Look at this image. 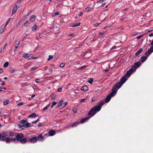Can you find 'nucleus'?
<instances>
[{"instance_id":"f257e3e1","label":"nucleus","mask_w":153,"mask_h":153,"mask_svg":"<svg viewBox=\"0 0 153 153\" xmlns=\"http://www.w3.org/2000/svg\"><path fill=\"white\" fill-rule=\"evenodd\" d=\"M126 79L125 76H124L121 80L120 81L115 84L113 86L112 89V92L109 94L105 99V102H108L110 100L111 97L115 95L117 91L126 81Z\"/></svg>"},{"instance_id":"f03ea898","label":"nucleus","mask_w":153,"mask_h":153,"mask_svg":"<svg viewBox=\"0 0 153 153\" xmlns=\"http://www.w3.org/2000/svg\"><path fill=\"white\" fill-rule=\"evenodd\" d=\"M105 103V102L104 100H101L99 101V103L97 105L94 106L90 110L88 113V115L91 117L93 116L97 112L100 111L101 108V107Z\"/></svg>"},{"instance_id":"7ed1b4c3","label":"nucleus","mask_w":153,"mask_h":153,"mask_svg":"<svg viewBox=\"0 0 153 153\" xmlns=\"http://www.w3.org/2000/svg\"><path fill=\"white\" fill-rule=\"evenodd\" d=\"M24 137V135L22 133H19L15 137H11L10 138L8 137H6L5 141L6 143H10L11 141L17 143L19 141V139Z\"/></svg>"},{"instance_id":"20e7f679","label":"nucleus","mask_w":153,"mask_h":153,"mask_svg":"<svg viewBox=\"0 0 153 153\" xmlns=\"http://www.w3.org/2000/svg\"><path fill=\"white\" fill-rule=\"evenodd\" d=\"M17 133H14L13 132H5L2 133L1 134H0V140L3 141H5L6 139V137L9 135L10 137H16L17 135Z\"/></svg>"},{"instance_id":"39448f33","label":"nucleus","mask_w":153,"mask_h":153,"mask_svg":"<svg viewBox=\"0 0 153 153\" xmlns=\"http://www.w3.org/2000/svg\"><path fill=\"white\" fill-rule=\"evenodd\" d=\"M135 71L136 68L135 67H132L127 72L126 75L123 76L121 79L124 76H125L126 77V79H127L126 76H127L128 77H129L132 72L134 71ZM121 79H120V81H121Z\"/></svg>"},{"instance_id":"423d86ee","label":"nucleus","mask_w":153,"mask_h":153,"mask_svg":"<svg viewBox=\"0 0 153 153\" xmlns=\"http://www.w3.org/2000/svg\"><path fill=\"white\" fill-rule=\"evenodd\" d=\"M30 143H35L37 141V137L35 136L33 137L29 140Z\"/></svg>"},{"instance_id":"0eeeda50","label":"nucleus","mask_w":153,"mask_h":153,"mask_svg":"<svg viewBox=\"0 0 153 153\" xmlns=\"http://www.w3.org/2000/svg\"><path fill=\"white\" fill-rule=\"evenodd\" d=\"M19 6L17 5V4H15L12 10V15H13L17 11L18 8L19 7Z\"/></svg>"},{"instance_id":"6e6552de","label":"nucleus","mask_w":153,"mask_h":153,"mask_svg":"<svg viewBox=\"0 0 153 153\" xmlns=\"http://www.w3.org/2000/svg\"><path fill=\"white\" fill-rule=\"evenodd\" d=\"M19 141L21 143L24 144L25 143L27 142V140L26 138L23 137L21 139H19Z\"/></svg>"},{"instance_id":"1a4fd4ad","label":"nucleus","mask_w":153,"mask_h":153,"mask_svg":"<svg viewBox=\"0 0 153 153\" xmlns=\"http://www.w3.org/2000/svg\"><path fill=\"white\" fill-rule=\"evenodd\" d=\"M31 125L30 123H26L25 124H23L22 126L21 125V127H23L24 128H27L30 127ZM20 128L21 127V126H19Z\"/></svg>"},{"instance_id":"9d476101","label":"nucleus","mask_w":153,"mask_h":153,"mask_svg":"<svg viewBox=\"0 0 153 153\" xmlns=\"http://www.w3.org/2000/svg\"><path fill=\"white\" fill-rule=\"evenodd\" d=\"M36 16L34 15H31L30 18V22H33L36 19Z\"/></svg>"},{"instance_id":"9b49d317","label":"nucleus","mask_w":153,"mask_h":153,"mask_svg":"<svg viewBox=\"0 0 153 153\" xmlns=\"http://www.w3.org/2000/svg\"><path fill=\"white\" fill-rule=\"evenodd\" d=\"M147 57L146 56H143L140 58V61L141 62H144L147 59Z\"/></svg>"},{"instance_id":"f8f14e48","label":"nucleus","mask_w":153,"mask_h":153,"mask_svg":"<svg viewBox=\"0 0 153 153\" xmlns=\"http://www.w3.org/2000/svg\"><path fill=\"white\" fill-rule=\"evenodd\" d=\"M56 132L53 130H51L48 132L49 135L50 136H53L54 135Z\"/></svg>"},{"instance_id":"ddd939ff","label":"nucleus","mask_w":153,"mask_h":153,"mask_svg":"<svg viewBox=\"0 0 153 153\" xmlns=\"http://www.w3.org/2000/svg\"><path fill=\"white\" fill-rule=\"evenodd\" d=\"M88 89V87L86 85H84L82 86L81 88V90L82 91H87Z\"/></svg>"},{"instance_id":"4468645a","label":"nucleus","mask_w":153,"mask_h":153,"mask_svg":"<svg viewBox=\"0 0 153 153\" xmlns=\"http://www.w3.org/2000/svg\"><path fill=\"white\" fill-rule=\"evenodd\" d=\"M37 140L39 141L43 140H44V137H42V134H39Z\"/></svg>"},{"instance_id":"2eb2a0df","label":"nucleus","mask_w":153,"mask_h":153,"mask_svg":"<svg viewBox=\"0 0 153 153\" xmlns=\"http://www.w3.org/2000/svg\"><path fill=\"white\" fill-rule=\"evenodd\" d=\"M140 64V62H137L134 63V65L132 67H134L135 68L136 70L137 68L138 67Z\"/></svg>"},{"instance_id":"dca6fc26","label":"nucleus","mask_w":153,"mask_h":153,"mask_svg":"<svg viewBox=\"0 0 153 153\" xmlns=\"http://www.w3.org/2000/svg\"><path fill=\"white\" fill-rule=\"evenodd\" d=\"M63 101L61 100L58 103V105L57 107V108H59L61 106L62 107Z\"/></svg>"},{"instance_id":"f3484780","label":"nucleus","mask_w":153,"mask_h":153,"mask_svg":"<svg viewBox=\"0 0 153 153\" xmlns=\"http://www.w3.org/2000/svg\"><path fill=\"white\" fill-rule=\"evenodd\" d=\"M10 18H9V19L7 21V22H6V24L5 25H3L1 26V28H3V27H4V28H5L6 27L7 25L8 24L9 22H10Z\"/></svg>"},{"instance_id":"a211bd4d","label":"nucleus","mask_w":153,"mask_h":153,"mask_svg":"<svg viewBox=\"0 0 153 153\" xmlns=\"http://www.w3.org/2000/svg\"><path fill=\"white\" fill-rule=\"evenodd\" d=\"M79 123V121H78V122H76L74 123L73 124L71 125L68 126V127H69V126H71L73 127H75Z\"/></svg>"},{"instance_id":"6ab92c4d","label":"nucleus","mask_w":153,"mask_h":153,"mask_svg":"<svg viewBox=\"0 0 153 153\" xmlns=\"http://www.w3.org/2000/svg\"><path fill=\"white\" fill-rule=\"evenodd\" d=\"M38 116H37L35 113H33L32 114L28 116V117H30L31 118H34Z\"/></svg>"},{"instance_id":"aec40b11","label":"nucleus","mask_w":153,"mask_h":153,"mask_svg":"<svg viewBox=\"0 0 153 153\" xmlns=\"http://www.w3.org/2000/svg\"><path fill=\"white\" fill-rule=\"evenodd\" d=\"M152 53L150 51L149 49L147 51L145 52V54L146 55V56L147 57L148 56Z\"/></svg>"},{"instance_id":"412c9836","label":"nucleus","mask_w":153,"mask_h":153,"mask_svg":"<svg viewBox=\"0 0 153 153\" xmlns=\"http://www.w3.org/2000/svg\"><path fill=\"white\" fill-rule=\"evenodd\" d=\"M143 49L142 48H140L136 53L135 55L136 56H137L139 55L143 51Z\"/></svg>"},{"instance_id":"4be33fe9","label":"nucleus","mask_w":153,"mask_h":153,"mask_svg":"<svg viewBox=\"0 0 153 153\" xmlns=\"http://www.w3.org/2000/svg\"><path fill=\"white\" fill-rule=\"evenodd\" d=\"M37 26L36 24H35L34 26H33L32 28V31H35L37 29Z\"/></svg>"},{"instance_id":"5701e85b","label":"nucleus","mask_w":153,"mask_h":153,"mask_svg":"<svg viewBox=\"0 0 153 153\" xmlns=\"http://www.w3.org/2000/svg\"><path fill=\"white\" fill-rule=\"evenodd\" d=\"M89 119V118L87 117L83 118L81 120L80 122H79V123H83V122L85 121L88 119Z\"/></svg>"},{"instance_id":"b1692460","label":"nucleus","mask_w":153,"mask_h":153,"mask_svg":"<svg viewBox=\"0 0 153 153\" xmlns=\"http://www.w3.org/2000/svg\"><path fill=\"white\" fill-rule=\"evenodd\" d=\"M80 22H78L75 24H73L72 26V27H75L77 26L80 25Z\"/></svg>"},{"instance_id":"393cba45","label":"nucleus","mask_w":153,"mask_h":153,"mask_svg":"<svg viewBox=\"0 0 153 153\" xmlns=\"http://www.w3.org/2000/svg\"><path fill=\"white\" fill-rule=\"evenodd\" d=\"M5 29V28H4V27H3V28H1V26L0 28V34L4 32Z\"/></svg>"},{"instance_id":"a878e982","label":"nucleus","mask_w":153,"mask_h":153,"mask_svg":"<svg viewBox=\"0 0 153 153\" xmlns=\"http://www.w3.org/2000/svg\"><path fill=\"white\" fill-rule=\"evenodd\" d=\"M27 122V119H23L20 121V123L22 124H25Z\"/></svg>"},{"instance_id":"bb28decb","label":"nucleus","mask_w":153,"mask_h":153,"mask_svg":"<svg viewBox=\"0 0 153 153\" xmlns=\"http://www.w3.org/2000/svg\"><path fill=\"white\" fill-rule=\"evenodd\" d=\"M22 1V0H18V1L15 3V4L19 6H20V3Z\"/></svg>"},{"instance_id":"cd10ccee","label":"nucleus","mask_w":153,"mask_h":153,"mask_svg":"<svg viewBox=\"0 0 153 153\" xmlns=\"http://www.w3.org/2000/svg\"><path fill=\"white\" fill-rule=\"evenodd\" d=\"M9 64V63L8 62H6L3 65V67L4 68H6L8 66Z\"/></svg>"},{"instance_id":"c85d7f7f","label":"nucleus","mask_w":153,"mask_h":153,"mask_svg":"<svg viewBox=\"0 0 153 153\" xmlns=\"http://www.w3.org/2000/svg\"><path fill=\"white\" fill-rule=\"evenodd\" d=\"M93 80L94 79L93 78H90L88 81V82L90 84H92Z\"/></svg>"},{"instance_id":"c756f323","label":"nucleus","mask_w":153,"mask_h":153,"mask_svg":"<svg viewBox=\"0 0 153 153\" xmlns=\"http://www.w3.org/2000/svg\"><path fill=\"white\" fill-rule=\"evenodd\" d=\"M50 105V103L46 107H45L43 109V111H45L48 108Z\"/></svg>"},{"instance_id":"7c9ffc66","label":"nucleus","mask_w":153,"mask_h":153,"mask_svg":"<svg viewBox=\"0 0 153 153\" xmlns=\"http://www.w3.org/2000/svg\"><path fill=\"white\" fill-rule=\"evenodd\" d=\"M9 100H7L4 102L3 104L4 105H6L9 103Z\"/></svg>"},{"instance_id":"2f4dec72","label":"nucleus","mask_w":153,"mask_h":153,"mask_svg":"<svg viewBox=\"0 0 153 153\" xmlns=\"http://www.w3.org/2000/svg\"><path fill=\"white\" fill-rule=\"evenodd\" d=\"M22 56L24 58H27V59L28 54L27 53H23L22 55Z\"/></svg>"},{"instance_id":"473e14b6","label":"nucleus","mask_w":153,"mask_h":153,"mask_svg":"<svg viewBox=\"0 0 153 153\" xmlns=\"http://www.w3.org/2000/svg\"><path fill=\"white\" fill-rule=\"evenodd\" d=\"M91 7H87L85 9L86 11L88 12L90 10H91Z\"/></svg>"},{"instance_id":"72a5a7b5","label":"nucleus","mask_w":153,"mask_h":153,"mask_svg":"<svg viewBox=\"0 0 153 153\" xmlns=\"http://www.w3.org/2000/svg\"><path fill=\"white\" fill-rule=\"evenodd\" d=\"M53 58V56L52 55H49L48 58V60L49 61L51 59H52Z\"/></svg>"},{"instance_id":"f704fd0d","label":"nucleus","mask_w":153,"mask_h":153,"mask_svg":"<svg viewBox=\"0 0 153 153\" xmlns=\"http://www.w3.org/2000/svg\"><path fill=\"white\" fill-rule=\"evenodd\" d=\"M148 49L152 53L153 52V46L151 47L150 48Z\"/></svg>"},{"instance_id":"c9c22d12","label":"nucleus","mask_w":153,"mask_h":153,"mask_svg":"<svg viewBox=\"0 0 153 153\" xmlns=\"http://www.w3.org/2000/svg\"><path fill=\"white\" fill-rule=\"evenodd\" d=\"M59 14V13L58 12H56L55 14H53L52 16L53 17H55L56 16L58 15Z\"/></svg>"},{"instance_id":"e433bc0d","label":"nucleus","mask_w":153,"mask_h":153,"mask_svg":"<svg viewBox=\"0 0 153 153\" xmlns=\"http://www.w3.org/2000/svg\"><path fill=\"white\" fill-rule=\"evenodd\" d=\"M31 10L27 12V13L26 15H25V17H26V16L29 15H30V13H31Z\"/></svg>"},{"instance_id":"4c0bfd02","label":"nucleus","mask_w":153,"mask_h":153,"mask_svg":"<svg viewBox=\"0 0 153 153\" xmlns=\"http://www.w3.org/2000/svg\"><path fill=\"white\" fill-rule=\"evenodd\" d=\"M65 65L64 63H62L60 64L59 66L60 67L62 68V67H64Z\"/></svg>"},{"instance_id":"58836bf2","label":"nucleus","mask_w":153,"mask_h":153,"mask_svg":"<svg viewBox=\"0 0 153 153\" xmlns=\"http://www.w3.org/2000/svg\"><path fill=\"white\" fill-rule=\"evenodd\" d=\"M28 22L27 21H26L24 24V26L27 27Z\"/></svg>"},{"instance_id":"ea45409f","label":"nucleus","mask_w":153,"mask_h":153,"mask_svg":"<svg viewBox=\"0 0 153 153\" xmlns=\"http://www.w3.org/2000/svg\"><path fill=\"white\" fill-rule=\"evenodd\" d=\"M39 119H37L35 121H33L32 122V123L33 124H36V123L39 121Z\"/></svg>"},{"instance_id":"a19ab883","label":"nucleus","mask_w":153,"mask_h":153,"mask_svg":"<svg viewBox=\"0 0 153 153\" xmlns=\"http://www.w3.org/2000/svg\"><path fill=\"white\" fill-rule=\"evenodd\" d=\"M32 56L31 54H28V56L27 57V59H30L32 58Z\"/></svg>"},{"instance_id":"79ce46f5","label":"nucleus","mask_w":153,"mask_h":153,"mask_svg":"<svg viewBox=\"0 0 153 153\" xmlns=\"http://www.w3.org/2000/svg\"><path fill=\"white\" fill-rule=\"evenodd\" d=\"M68 104L67 102H65L64 103H63L62 107L65 106Z\"/></svg>"},{"instance_id":"37998d69","label":"nucleus","mask_w":153,"mask_h":153,"mask_svg":"<svg viewBox=\"0 0 153 153\" xmlns=\"http://www.w3.org/2000/svg\"><path fill=\"white\" fill-rule=\"evenodd\" d=\"M20 42V41H19V42L18 44H17V45L16 46H15V51H16V50H17V48H18V46H19L18 45H19V44Z\"/></svg>"},{"instance_id":"c03bdc74","label":"nucleus","mask_w":153,"mask_h":153,"mask_svg":"<svg viewBox=\"0 0 153 153\" xmlns=\"http://www.w3.org/2000/svg\"><path fill=\"white\" fill-rule=\"evenodd\" d=\"M23 102H21L20 103H18L17 104V105L18 106H20L23 105Z\"/></svg>"},{"instance_id":"a18cd8bd","label":"nucleus","mask_w":153,"mask_h":153,"mask_svg":"<svg viewBox=\"0 0 153 153\" xmlns=\"http://www.w3.org/2000/svg\"><path fill=\"white\" fill-rule=\"evenodd\" d=\"M100 23H96L94 24V26L95 27H98L99 25L100 24Z\"/></svg>"},{"instance_id":"49530a36","label":"nucleus","mask_w":153,"mask_h":153,"mask_svg":"<svg viewBox=\"0 0 153 153\" xmlns=\"http://www.w3.org/2000/svg\"><path fill=\"white\" fill-rule=\"evenodd\" d=\"M37 68H36V67H34L33 68H31V69H30V71H34L35 70H36V69H37Z\"/></svg>"},{"instance_id":"de8ad7c7","label":"nucleus","mask_w":153,"mask_h":153,"mask_svg":"<svg viewBox=\"0 0 153 153\" xmlns=\"http://www.w3.org/2000/svg\"><path fill=\"white\" fill-rule=\"evenodd\" d=\"M73 111L74 113L75 114L77 112V110L76 109H74L73 110Z\"/></svg>"},{"instance_id":"09e8293b","label":"nucleus","mask_w":153,"mask_h":153,"mask_svg":"<svg viewBox=\"0 0 153 153\" xmlns=\"http://www.w3.org/2000/svg\"><path fill=\"white\" fill-rule=\"evenodd\" d=\"M35 81H36V82L37 83H39V79H35Z\"/></svg>"},{"instance_id":"8fccbe9b","label":"nucleus","mask_w":153,"mask_h":153,"mask_svg":"<svg viewBox=\"0 0 153 153\" xmlns=\"http://www.w3.org/2000/svg\"><path fill=\"white\" fill-rule=\"evenodd\" d=\"M143 36V35H140V36H138L137 37V39H139L141 37H142V36Z\"/></svg>"},{"instance_id":"3c124183","label":"nucleus","mask_w":153,"mask_h":153,"mask_svg":"<svg viewBox=\"0 0 153 153\" xmlns=\"http://www.w3.org/2000/svg\"><path fill=\"white\" fill-rule=\"evenodd\" d=\"M104 0H100L98 1L97 2H99L100 3H101L104 1Z\"/></svg>"},{"instance_id":"603ef678","label":"nucleus","mask_w":153,"mask_h":153,"mask_svg":"<svg viewBox=\"0 0 153 153\" xmlns=\"http://www.w3.org/2000/svg\"><path fill=\"white\" fill-rule=\"evenodd\" d=\"M1 88V89H0V92L1 91H3L2 90V89H4L5 90L6 89L4 88L3 87H0Z\"/></svg>"},{"instance_id":"864d4df0","label":"nucleus","mask_w":153,"mask_h":153,"mask_svg":"<svg viewBox=\"0 0 153 153\" xmlns=\"http://www.w3.org/2000/svg\"><path fill=\"white\" fill-rule=\"evenodd\" d=\"M1 84L2 85H5V82L4 81H2L1 83Z\"/></svg>"},{"instance_id":"5fc2aeb1","label":"nucleus","mask_w":153,"mask_h":153,"mask_svg":"<svg viewBox=\"0 0 153 153\" xmlns=\"http://www.w3.org/2000/svg\"><path fill=\"white\" fill-rule=\"evenodd\" d=\"M62 88H59L58 90V91L59 92H61L62 91Z\"/></svg>"},{"instance_id":"6e6d98bb","label":"nucleus","mask_w":153,"mask_h":153,"mask_svg":"<svg viewBox=\"0 0 153 153\" xmlns=\"http://www.w3.org/2000/svg\"><path fill=\"white\" fill-rule=\"evenodd\" d=\"M85 100V99H82V100H81V102H84Z\"/></svg>"},{"instance_id":"4d7b16f0","label":"nucleus","mask_w":153,"mask_h":153,"mask_svg":"<svg viewBox=\"0 0 153 153\" xmlns=\"http://www.w3.org/2000/svg\"><path fill=\"white\" fill-rule=\"evenodd\" d=\"M7 44L6 43V44L4 45V47H3V49H5L6 47H7Z\"/></svg>"},{"instance_id":"13d9d810","label":"nucleus","mask_w":153,"mask_h":153,"mask_svg":"<svg viewBox=\"0 0 153 153\" xmlns=\"http://www.w3.org/2000/svg\"><path fill=\"white\" fill-rule=\"evenodd\" d=\"M57 102H53L52 103V105L54 106L55 105H56V104L57 103Z\"/></svg>"},{"instance_id":"bf43d9fd","label":"nucleus","mask_w":153,"mask_h":153,"mask_svg":"<svg viewBox=\"0 0 153 153\" xmlns=\"http://www.w3.org/2000/svg\"><path fill=\"white\" fill-rule=\"evenodd\" d=\"M149 36L150 37L153 36V33H151L149 35Z\"/></svg>"},{"instance_id":"052dcab7","label":"nucleus","mask_w":153,"mask_h":153,"mask_svg":"<svg viewBox=\"0 0 153 153\" xmlns=\"http://www.w3.org/2000/svg\"><path fill=\"white\" fill-rule=\"evenodd\" d=\"M39 126H41L43 125V123H39L38 125Z\"/></svg>"},{"instance_id":"680f3d73","label":"nucleus","mask_w":153,"mask_h":153,"mask_svg":"<svg viewBox=\"0 0 153 153\" xmlns=\"http://www.w3.org/2000/svg\"><path fill=\"white\" fill-rule=\"evenodd\" d=\"M82 14H83L82 13V12H80L79 13V16H82Z\"/></svg>"},{"instance_id":"e2e57ef3","label":"nucleus","mask_w":153,"mask_h":153,"mask_svg":"<svg viewBox=\"0 0 153 153\" xmlns=\"http://www.w3.org/2000/svg\"><path fill=\"white\" fill-rule=\"evenodd\" d=\"M3 72V70L1 68H0V73H2Z\"/></svg>"},{"instance_id":"0e129e2a","label":"nucleus","mask_w":153,"mask_h":153,"mask_svg":"<svg viewBox=\"0 0 153 153\" xmlns=\"http://www.w3.org/2000/svg\"><path fill=\"white\" fill-rule=\"evenodd\" d=\"M99 34L100 35H103L104 34V33H103L102 32H101L99 33Z\"/></svg>"},{"instance_id":"69168bd1","label":"nucleus","mask_w":153,"mask_h":153,"mask_svg":"<svg viewBox=\"0 0 153 153\" xmlns=\"http://www.w3.org/2000/svg\"><path fill=\"white\" fill-rule=\"evenodd\" d=\"M55 98V96H53L52 97L51 99H52V100H53V99H54Z\"/></svg>"},{"instance_id":"338daca9","label":"nucleus","mask_w":153,"mask_h":153,"mask_svg":"<svg viewBox=\"0 0 153 153\" xmlns=\"http://www.w3.org/2000/svg\"><path fill=\"white\" fill-rule=\"evenodd\" d=\"M14 70H12L10 71V72L11 73H12L14 72Z\"/></svg>"},{"instance_id":"774afa93","label":"nucleus","mask_w":153,"mask_h":153,"mask_svg":"<svg viewBox=\"0 0 153 153\" xmlns=\"http://www.w3.org/2000/svg\"><path fill=\"white\" fill-rule=\"evenodd\" d=\"M150 45H153V40L152 41V42L150 44Z\"/></svg>"}]
</instances>
